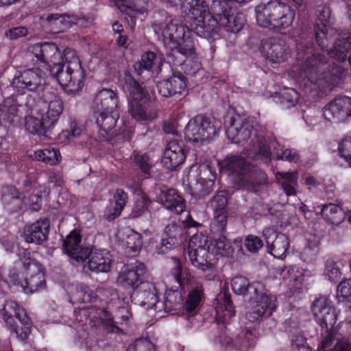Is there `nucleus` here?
Returning <instances> with one entry per match:
<instances>
[{
  "label": "nucleus",
  "instance_id": "15",
  "mask_svg": "<svg viewBox=\"0 0 351 351\" xmlns=\"http://www.w3.org/2000/svg\"><path fill=\"white\" fill-rule=\"evenodd\" d=\"M36 112L43 116L54 128L64 110L60 97L53 91H46L38 101Z\"/></svg>",
  "mask_w": 351,
  "mask_h": 351
},
{
  "label": "nucleus",
  "instance_id": "20",
  "mask_svg": "<svg viewBox=\"0 0 351 351\" xmlns=\"http://www.w3.org/2000/svg\"><path fill=\"white\" fill-rule=\"evenodd\" d=\"M215 179L216 173L210 165H199L195 182L192 185L193 195L202 198L210 194Z\"/></svg>",
  "mask_w": 351,
  "mask_h": 351
},
{
  "label": "nucleus",
  "instance_id": "21",
  "mask_svg": "<svg viewBox=\"0 0 351 351\" xmlns=\"http://www.w3.org/2000/svg\"><path fill=\"white\" fill-rule=\"evenodd\" d=\"M50 223L47 219H40L26 224L23 228V237L27 243L41 245L47 240Z\"/></svg>",
  "mask_w": 351,
  "mask_h": 351
},
{
  "label": "nucleus",
  "instance_id": "46",
  "mask_svg": "<svg viewBox=\"0 0 351 351\" xmlns=\"http://www.w3.org/2000/svg\"><path fill=\"white\" fill-rule=\"evenodd\" d=\"M321 215L323 219L331 224H338L342 220L343 211L340 206L334 204L322 206Z\"/></svg>",
  "mask_w": 351,
  "mask_h": 351
},
{
  "label": "nucleus",
  "instance_id": "30",
  "mask_svg": "<svg viewBox=\"0 0 351 351\" xmlns=\"http://www.w3.org/2000/svg\"><path fill=\"white\" fill-rule=\"evenodd\" d=\"M132 298L136 303L146 309L158 308L156 304L158 302V296L156 287L154 284L147 282L143 284L141 289L134 293Z\"/></svg>",
  "mask_w": 351,
  "mask_h": 351
},
{
  "label": "nucleus",
  "instance_id": "44",
  "mask_svg": "<svg viewBox=\"0 0 351 351\" xmlns=\"http://www.w3.org/2000/svg\"><path fill=\"white\" fill-rule=\"evenodd\" d=\"M123 234V242L128 252H138L143 245L141 234L130 228H125Z\"/></svg>",
  "mask_w": 351,
  "mask_h": 351
},
{
  "label": "nucleus",
  "instance_id": "8",
  "mask_svg": "<svg viewBox=\"0 0 351 351\" xmlns=\"http://www.w3.org/2000/svg\"><path fill=\"white\" fill-rule=\"evenodd\" d=\"M24 271L18 276L14 284L20 286L26 294H32L45 288V274L41 265L35 260L26 258L23 261Z\"/></svg>",
  "mask_w": 351,
  "mask_h": 351
},
{
  "label": "nucleus",
  "instance_id": "33",
  "mask_svg": "<svg viewBox=\"0 0 351 351\" xmlns=\"http://www.w3.org/2000/svg\"><path fill=\"white\" fill-rule=\"evenodd\" d=\"M181 10L182 14L194 21L210 14L204 0H184L181 3Z\"/></svg>",
  "mask_w": 351,
  "mask_h": 351
},
{
  "label": "nucleus",
  "instance_id": "52",
  "mask_svg": "<svg viewBox=\"0 0 351 351\" xmlns=\"http://www.w3.org/2000/svg\"><path fill=\"white\" fill-rule=\"evenodd\" d=\"M215 247L209 243L208 237L202 234H195L189 240V251H199V250H214Z\"/></svg>",
  "mask_w": 351,
  "mask_h": 351
},
{
  "label": "nucleus",
  "instance_id": "64",
  "mask_svg": "<svg viewBox=\"0 0 351 351\" xmlns=\"http://www.w3.org/2000/svg\"><path fill=\"white\" fill-rule=\"evenodd\" d=\"M227 203L226 195L223 193H217L210 202L213 213L227 212Z\"/></svg>",
  "mask_w": 351,
  "mask_h": 351
},
{
  "label": "nucleus",
  "instance_id": "54",
  "mask_svg": "<svg viewBox=\"0 0 351 351\" xmlns=\"http://www.w3.org/2000/svg\"><path fill=\"white\" fill-rule=\"evenodd\" d=\"M324 276L330 282L337 281L341 275V269L333 258H328L325 263Z\"/></svg>",
  "mask_w": 351,
  "mask_h": 351
},
{
  "label": "nucleus",
  "instance_id": "48",
  "mask_svg": "<svg viewBox=\"0 0 351 351\" xmlns=\"http://www.w3.org/2000/svg\"><path fill=\"white\" fill-rule=\"evenodd\" d=\"M332 335L328 333L322 339L320 343V346L318 347L319 351H351V343L347 340H341L338 341L334 348V350H331L330 347L332 344Z\"/></svg>",
  "mask_w": 351,
  "mask_h": 351
},
{
  "label": "nucleus",
  "instance_id": "50",
  "mask_svg": "<svg viewBox=\"0 0 351 351\" xmlns=\"http://www.w3.org/2000/svg\"><path fill=\"white\" fill-rule=\"evenodd\" d=\"M282 278L291 283L292 288H300L303 281L302 274L295 267L290 266L282 270Z\"/></svg>",
  "mask_w": 351,
  "mask_h": 351
},
{
  "label": "nucleus",
  "instance_id": "47",
  "mask_svg": "<svg viewBox=\"0 0 351 351\" xmlns=\"http://www.w3.org/2000/svg\"><path fill=\"white\" fill-rule=\"evenodd\" d=\"M246 178L252 184L254 189H245L247 191L256 192L261 186L267 184V176L266 173L255 166L250 167Z\"/></svg>",
  "mask_w": 351,
  "mask_h": 351
},
{
  "label": "nucleus",
  "instance_id": "1",
  "mask_svg": "<svg viewBox=\"0 0 351 351\" xmlns=\"http://www.w3.org/2000/svg\"><path fill=\"white\" fill-rule=\"evenodd\" d=\"M28 55L57 80L68 93H75L84 86L86 73L76 51L66 48L63 56L56 45L40 43L28 47Z\"/></svg>",
  "mask_w": 351,
  "mask_h": 351
},
{
  "label": "nucleus",
  "instance_id": "43",
  "mask_svg": "<svg viewBox=\"0 0 351 351\" xmlns=\"http://www.w3.org/2000/svg\"><path fill=\"white\" fill-rule=\"evenodd\" d=\"M325 48L324 50L328 51V55L339 60V61H344L346 60L348 53L351 48L350 44L346 40V35H339V38H338L334 45L332 48L328 49Z\"/></svg>",
  "mask_w": 351,
  "mask_h": 351
},
{
  "label": "nucleus",
  "instance_id": "18",
  "mask_svg": "<svg viewBox=\"0 0 351 351\" xmlns=\"http://www.w3.org/2000/svg\"><path fill=\"white\" fill-rule=\"evenodd\" d=\"M262 234L268 252L275 258H285L290 246L289 238L285 234L277 232L275 228L271 227L264 228Z\"/></svg>",
  "mask_w": 351,
  "mask_h": 351
},
{
  "label": "nucleus",
  "instance_id": "12",
  "mask_svg": "<svg viewBox=\"0 0 351 351\" xmlns=\"http://www.w3.org/2000/svg\"><path fill=\"white\" fill-rule=\"evenodd\" d=\"M176 282L178 284L179 289H168L165 294L163 302L165 311L183 310V296L181 290H184L186 286L191 283L192 277L186 270L182 271L180 264H177L173 271Z\"/></svg>",
  "mask_w": 351,
  "mask_h": 351
},
{
  "label": "nucleus",
  "instance_id": "10",
  "mask_svg": "<svg viewBox=\"0 0 351 351\" xmlns=\"http://www.w3.org/2000/svg\"><path fill=\"white\" fill-rule=\"evenodd\" d=\"M222 171L228 173L233 184L241 189H254L246 178L251 165L241 156L231 155L219 162Z\"/></svg>",
  "mask_w": 351,
  "mask_h": 351
},
{
  "label": "nucleus",
  "instance_id": "45",
  "mask_svg": "<svg viewBox=\"0 0 351 351\" xmlns=\"http://www.w3.org/2000/svg\"><path fill=\"white\" fill-rule=\"evenodd\" d=\"M116 5L121 12L143 14L147 10L148 0H117Z\"/></svg>",
  "mask_w": 351,
  "mask_h": 351
},
{
  "label": "nucleus",
  "instance_id": "53",
  "mask_svg": "<svg viewBox=\"0 0 351 351\" xmlns=\"http://www.w3.org/2000/svg\"><path fill=\"white\" fill-rule=\"evenodd\" d=\"M280 99L282 108L288 109L296 105L299 95L294 89L287 88L280 93Z\"/></svg>",
  "mask_w": 351,
  "mask_h": 351
},
{
  "label": "nucleus",
  "instance_id": "32",
  "mask_svg": "<svg viewBox=\"0 0 351 351\" xmlns=\"http://www.w3.org/2000/svg\"><path fill=\"white\" fill-rule=\"evenodd\" d=\"M24 127L33 134L45 135L53 129L45 117L37 114L36 108L24 118Z\"/></svg>",
  "mask_w": 351,
  "mask_h": 351
},
{
  "label": "nucleus",
  "instance_id": "7",
  "mask_svg": "<svg viewBox=\"0 0 351 351\" xmlns=\"http://www.w3.org/2000/svg\"><path fill=\"white\" fill-rule=\"evenodd\" d=\"M220 128V122L213 117L197 115L191 119L185 127V138L193 143L209 141L217 135Z\"/></svg>",
  "mask_w": 351,
  "mask_h": 351
},
{
  "label": "nucleus",
  "instance_id": "3",
  "mask_svg": "<svg viewBox=\"0 0 351 351\" xmlns=\"http://www.w3.org/2000/svg\"><path fill=\"white\" fill-rule=\"evenodd\" d=\"M296 49V59L301 61V77L304 75L322 90L331 89L337 83L343 73L341 66L329 63L324 56L314 50L311 42L298 43Z\"/></svg>",
  "mask_w": 351,
  "mask_h": 351
},
{
  "label": "nucleus",
  "instance_id": "59",
  "mask_svg": "<svg viewBox=\"0 0 351 351\" xmlns=\"http://www.w3.org/2000/svg\"><path fill=\"white\" fill-rule=\"evenodd\" d=\"M243 332V334L235 339V346H237L239 350L252 346L256 337V331L254 330L247 328Z\"/></svg>",
  "mask_w": 351,
  "mask_h": 351
},
{
  "label": "nucleus",
  "instance_id": "41",
  "mask_svg": "<svg viewBox=\"0 0 351 351\" xmlns=\"http://www.w3.org/2000/svg\"><path fill=\"white\" fill-rule=\"evenodd\" d=\"M2 313L3 320L10 327H12L14 324L13 316H15L19 321L23 319V317L27 316L25 309L13 300L5 301Z\"/></svg>",
  "mask_w": 351,
  "mask_h": 351
},
{
  "label": "nucleus",
  "instance_id": "17",
  "mask_svg": "<svg viewBox=\"0 0 351 351\" xmlns=\"http://www.w3.org/2000/svg\"><path fill=\"white\" fill-rule=\"evenodd\" d=\"M323 117L332 123H339L351 117V98L340 97L334 99L323 109Z\"/></svg>",
  "mask_w": 351,
  "mask_h": 351
},
{
  "label": "nucleus",
  "instance_id": "9",
  "mask_svg": "<svg viewBox=\"0 0 351 351\" xmlns=\"http://www.w3.org/2000/svg\"><path fill=\"white\" fill-rule=\"evenodd\" d=\"M252 287L256 298L251 301L246 317L250 322H254L270 316L276 310V298L267 294L261 283L256 282Z\"/></svg>",
  "mask_w": 351,
  "mask_h": 351
},
{
  "label": "nucleus",
  "instance_id": "31",
  "mask_svg": "<svg viewBox=\"0 0 351 351\" xmlns=\"http://www.w3.org/2000/svg\"><path fill=\"white\" fill-rule=\"evenodd\" d=\"M188 256L191 265L202 271L211 269L218 261L217 254L210 250L189 251Z\"/></svg>",
  "mask_w": 351,
  "mask_h": 351
},
{
  "label": "nucleus",
  "instance_id": "29",
  "mask_svg": "<svg viewBox=\"0 0 351 351\" xmlns=\"http://www.w3.org/2000/svg\"><path fill=\"white\" fill-rule=\"evenodd\" d=\"M87 258L88 261L84 265V268L87 267L90 271L99 272H108L112 265L111 256L107 250H94L90 251Z\"/></svg>",
  "mask_w": 351,
  "mask_h": 351
},
{
  "label": "nucleus",
  "instance_id": "2",
  "mask_svg": "<svg viewBox=\"0 0 351 351\" xmlns=\"http://www.w3.org/2000/svg\"><path fill=\"white\" fill-rule=\"evenodd\" d=\"M224 126L228 138L234 143L243 145L252 138L249 146L244 149L245 155L267 162L271 154L272 134L265 128H254L250 118L236 114H228L225 117Z\"/></svg>",
  "mask_w": 351,
  "mask_h": 351
},
{
  "label": "nucleus",
  "instance_id": "39",
  "mask_svg": "<svg viewBox=\"0 0 351 351\" xmlns=\"http://www.w3.org/2000/svg\"><path fill=\"white\" fill-rule=\"evenodd\" d=\"M204 296L202 286L197 285L189 293L185 302L183 301V311L194 315L197 313Z\"/></svg>",
  "mask_w": 351,
  "mask_h": 351
},
{
  "label": "nucleus",
  "instance_id": "26",
  "mask_svg": "<svg viewBox=\"0 0 351 351\" xmlns=\"http://www.w3.org/2000/svg\"><path fill=\"white\" fill-rule=\"evenodd\" d=\"M156 201L166 209L176 214H180L185 210L184 200L173 189H160L156 195Z\"/></svg>",
  "mask_w": 351,
  "mask_h": 351
},
{
  "label": "nucleus",
  "instance_id": "4",
  "mask_svg": "<svg viewBox=\"0 0 351 351\" xmlns=\"http://www.w3.org/2000/svg\"><path fill=\"white\" fill-rule=\"evenodd\" d=\"M153 27L156 34L162 36L165 45L171 50L169 56L175 58V64L182 65L195 57V44L186 26L167 17L163 22L155 21Z\"/></svg>",
  "mask_w": 351,
  "mask_h": 351
},
{
  "label": "nucleus",
  "instance_id": "25",
  "mask_svg": "<svg viewBox=\"0 0 351 351\" xmlns=\"http://www.w3.org/2000/svg\"><path fill=\"white\" fill-rule=\"evenodd\" d=\"M191 27L198 36L204 38L218 36L221 29L218 16L215 17L211 14L194 21Z\"/></svg>",
  "mask_w": 351,
  "mask_h": 351
},
{
  "label": "nucleus",
  "instance_id": "24",
  "mask_svg": "<svg viewBox=\"0 0 351 351\" xmlns=\"http://www.w3.org/2000/svg\"><path fill=\"white\" fill-rule=\"evenodd\" d=\"M119 99L116 92L111 89L103 88L99 90L92 105L93 113L113 112L118 110Z\"/></svg>",
  "mask_w": 351,
  "mask_h": 351
},
{
  "label": "nucleus",
  "instance_id": "63",
  "mask_svg": "<svg viewBox=\"0 0 351 351\" xmlns=\"http://www.w3.org/2000/svg\"><path fill=\"white\" fill-rule=\"evenodd\" d=\"M77 298L82 302L88 303L95 301L97 295L86 285L80 284L76 286Z\"/></svg>",
  "mask_w": 351,
  "mask_h": 351
},
{
  "label": "nucleus",
  "instance_id": "28",
  "mask_svg": "<svg viewBox=\"0 0 351 351\" xmlns=\"http://www.w3.org/2000/svg\"><path fill=\"white\" fill-rule=\"evenodd\" d=\"M186 87V77L181 73L173 74L169 79L161 80L157 84L159 94L165 97L181 95L185 91Z\"/></svg>",
  "mask_w": 351,
  "mask_h": 351
},
{
  "label": "nucleus",
  "instance_id": "5",
  "mask_svg": "<svg viewBox=\"0 0 351 351\" xmlns=\"http://www.w3.org/2000/svg\"><path fill=\"white\" fill-rule=\"evenodd\" d=\"M257 25L270 31H281L291 26L295 11L281 0H270L255 8Z\"/></svg>",
  "mask_w": 351,
  "mask_h": 351
},
{
  "label": "nucleus",
  "instance_id": "36",
  "mask_svg": "<svg viewBox=\"0 0 351 351\" xmlns=\"http://www.w3.org/2000/svg\"><path fill=\"white\" fill-rule=\"evenodd\" d=\"M276 182L280 184L287 196L295 195L298 188V173L297 171L275 173Z\"/></svg>",
  "mask_w": 351,
  "mask_h": 351
},
{
  "label": "nucleus",
  "instance_id": "61",
  "mask_svg": "<svg viewBox=\"0 0 351 351\" xmlns=\"http://www.w3.org/2000/svg\"><path fill=\"white\" fill-rule=\"evenodd\" d=\"M339 155L351 167V134L346 135L339 143Z\"/></svg>",
  "mask_w": 351,
  "mask_h": 351
},
{
  "label": "nucleus",
  "instance_id": "42",
  "mask_svg": "<svg viewBox=\"0 0 351 351\" xmlns=\"http://www.w3.org/2000/svg\"><path fill=\"white\" fill-rule=\"evenodd\" d=\"M165 233L167 237H164L161 240L160 253H165L176 245L178 237L181 234V228L176 223H172L165 227Z\"/></svg>",
  "mask_w": 351,
  "mask_h": 351
},
{
  "label": "nucleus",
  "instance_id": "14",
  "mask_svg": "<svg viewBox=\"0 0 351 351\" xmlns=\"http://www.w3.org/2000/svg\"><path fill=\"white\" fill-rule=\"evenodd\" d=\"M213 13L218 16L220 27L226 32L238 33L245 23V18L242 13H230V8L228 2L224 1H213L212 5Z\"/></svg>",
  "mask_w": 351,
  "mask_h": 351
},
{
  "label": "nucleus",
  "instance_id": "62",
  "mask_svg": "<svg viewBox=\"0 0 351 351\" xmlns=\"http://www.w3.org/2000/svg\"><path fill=\"white\" fill-rule=\"evenodd\" d=\"M99 319L104 327L110 332H121L122 330L113 321L112 315L106 310H100L99 313Z\"/></svg>",
  "mask_w": 351,
  "mask_h": 351
},
{
  "label": "nucleus",
  "instance_id": "37",
  "mask_svg": "<svg viewBox=\"0 0 351 351\" xmlns=\"http://www.w3.org/2000/svg\"><path fill=\"white\" fill-rule=\"evenodd\" d=\"M43 25L53 33L63 32L71 27L73 22L69 16L59 14H49L43 19Z\"/></svg>",
  "mask_w": 351,
  "mask_h": 351
},
{
  "label": "nucleus",
  "instance_id": "58",
  "mask_svg": "<svg viewBox=\"0 0 351 351\" xmlns=\"http://www.w3.org/2000/svg\"><path fill=\"white\" fill-rule=\"evenodd\" d=\"M212 246L215 247L214 252L217 254V256L219 255L226 256L232 252L231 243L226 239L223 233L215 240V243L212 244Z\"/></svg>",
  "mask_w": 351,
  "mask_h": 351
},
{
  "label": "nucleus",
  "instance_id": "22",
  "mask_svg": "<svg viewBox=\"0 0 351 351\" xmlns=\"http://www.w3.org/2000/svg\"><path fill=\"white\" fill-rule=\"evenodd\" d=\"M145 271V266L141 263L124 265L118 276L117 282L123 287L135 289L141 283Z\"/></svg>",
  "mask_w": 351,
  "mask_h": 351
},
{
  "label": "nucleus",
  "instance_id": "57",
  "mask_svg": "<svg viewBox=\"0 0 351 351\" xmlns=\"http://www.w3.org/2000/svg\"><path fill=\"white\" fill-rule=\"evenodd\" d=\"M254 283L250 285L249 280L246 278L235 276L232 279L231 287L235 294L244 295L249 289H253L252 287Z\"/></svg>",
  "mask_w": 351,
  "mask_h": 351
},
{
  "label": "nucleus",
  "instance_id": "23",
  "mask_svg": "<svg viewBox=\"0 0 351 351\" xmlns=\"http://www.w3.org/2000/svg\"><path fill=\"white\" fill-rule=\"evenodd\" d=\"M63 249L68 256L77 263H84L89 250L82 244V237L75 230L71 232L64 240Z\"/></svg>",
  "mask_w": 351,
  "mask_h": 351
},
{
  "label": "nucleus",
  "instance_id": "27",
  "mask_svg": "<svg viewBox=\"0 0 351 351\" xmlns=\"http://www.w3.org/2000/svg\"><path fill=\"white\" fill-rule=\"evenodd\" d=\"M186 159V153L183 145L177 141H170L163 154L162 163L169 170L175 169L182 165Z\"/></svg>",
  "mask_w": 351,
  "mask_h": 351
},
{
  "label": "nucleus",
  "instance_id": "38",
  "mask_svg": "<svg viewBox=\"0 0 351 351\" xmlns=\"http://www.w3.org/2000/svg\"><path fill=\"white\" fill-rule=\"evenodd\" d=\"M19 104L14 96L5 98L0 104V126L2 120L12 123L19 116Z\"/></svg>",
  "mask_w": 351,
  "mask_h": 351
},
{
  "label": "nucleus",
  "instance_id": "6",
  "mask_svg": "<svg viewBox=\"0 0 351 351\" xmlns=\"http://www.w3.org/2000/svg\"><path fill=\"white\" fill-rule=\"evenodd\" d=\"M124 89L130 94L129 110L136 121H152L156 118L157 113L150 109L149 94L128 72L124 73Z\"/></svg>",
  "mask_w": 351,
  "mask_h": 351
},
{
  "label": "nucleus",
  "instance_id": "49",
  "mask_svg": "<svg viewBox=\"0 0 351 351\" xmlns=\"http://www.w3.org/2000/svg\"><path fill=\"white\" fill-rule=\"evenodd\" d=\"M35 158L49 165H56L61 160L60 153L56 148H46L35 152Z\"/></svg>",
  "mask_w": 351,
  "mask_h": 351
},
{
  "label": "nucleus",
  "instance_id": "16",
  "mask_svg": "<svg viewBox=\"0 0 351 351\" xmlns=\"http://www.w3.org/2000/svg\"><path fill=\"white\" fill-rule=\"evenodd\" d=\"M311 311L316 322L326 329V335L330 333L328 327H332L337 318L332 302L328 297L321 295L313 301Z\"/></svg>",
  "mask_w": 351,
  "mask_h": 351
},
{
  "label": "nucleus",
  "instance_id": "35",
  "mask_svg": "<svg viewBox=\"0 0 351 351\" xmlns=\"http://www.w3.org/2000/svg\"><path fill=\"white\" fill-rule=\"evenodd\" d=\"M96 123L101 131L109 136L116 135L118 133L114 130L116 123L119 118L118 110L113 112H102V113H93Z\"/></svg>",
  "mask_w": 351,
  "mask_h": 351
},
{
  "label": "nucleus",
  "instance_id": "34",
  "mask_svg": "<svg viewBox=\"0 0 351 351\" xmlns=\"http://www.w3.org/2000/svg\"><path fill=\"white\" fill-rule=\"evenodd\" d=\"M2 202L4 208L10 213L18 212L26 206V202L14 187H5L3 189Z\"/></svg>",
  "mask_w": 351,
  "mask_h": 351
},
{
  "label": "nucleus",
  "instance_id": "51",
  "mask_svg": "<svg viewBox=\"0 0 351 351\" xmlns=\"http://www.w3.org/2000/svg\"><path fill=\"white\" fill-rule=\"evenodd\" d=\"M160 64H162V58L154 52L147 51L141 56V60L134 65V69L137 70L138 66L139 69L150 71L154 65L160 66Z\"/></svg>",
  "mask_w": 351,
  "mask_h": 351
},
{
  "label": "nucleus",
  "instance_id": "40",
  "mask_svg": "<svg viewBox=\"0 0 351 351\" xmlns=\"http://www.w3.org/2000/svg\"><path fill=\"white\" fill-rule=\"evenodd\" d=\"M219 300L218 305L215 308V319L218 324H223L234 315V310L228 295L223 294Z\"/></svg>",
  "mask_w": 351,
  "mask_h": 351
},
{
  "label": "nucleus",
  "instance_id": "19",
  "mask_svg": "<svg viewBox=\"0 0 351 351\" xmlns=\"http://www.w3.org/2000/svg\"><path fill=\"white\" fill-rule=\"evenodd\" d=\"M44 82L43 72L37 69H28L18 72L12 81V86L19 91H35Z\"/></svg>",
  "mask_w": 351,
  "mask_h": 351
},
{
  "label": "nucleus",
  "instance_id": "55",
  "mask_svg": "<svg viewBox=\"0 0 351 351\" xmlns=\"http://www.w3.org/2000/svg\"><path fill=\"white\" fill-rule=\"evenodd\" d=\"M337 296L339 302L351 306V278L343 280L339 284Z\"/></svg>",
  "mask_w": 351,
  "mask_h": 351
},
{
  "label": "nucleus",
  "instance_id": "11",
  "mask_svg": "<svg viewBox=\"0 0 351 351\" xmlns=\"http://www.w3.org/2000/svg\"><path fill=\"white\" fill-rule=\"evenodd\" d=\"M258 50L265 60L272 64H280L291 57V49L285 39L270 36L262 39Z\"/></svg>",
  "mask_w": 351,
  "mask_h": 351
},
{
  "label": "nucleus",
  "instance_id": "56",
  "mask_svg": "<svg viewBox=\"0 0 351 351\" xmlns=\"http://www.w3.org/2000/svg\"><path fill=\"white\" fill-rule=\"evenodd\" d=\"M134 162L140 170L149 174L153 165L152 160L147 153L136 152L134 154Z\"/></svg>",
  "mask_w": 351,
  "mask_h": 351
},
{
  "label": "nucleus",
  "instance_id": "13",
  "mask_svg": "<svg viewBox=\"0 0 351 351\" xmlns=\"http://www.w3.org/2000/svg\"><path fill=\"white\" fill-rule=\"evenodd\" d=\"M317 20L315 25V40L322 49L327 48L337 31L332 27L331 11L327 5H319L316 10Z\"/></svg>",
  "mask_w": 351,
  "mask_h": 351
},
{
  "label": "nucleus",
  "instance_id": "60",
  "mask_svg": "<svg viewBox=\"0 0 351 351\" xmlns=\"http://www.w3.org/2000/svg\"><path fill=\"white\" fill-rule=\"evenodd\" d=\"M23 327L20 329H18L12 325V327H10L12 332H14L16 335V337L21 340L22 341H25L27 340L31 333L32 328V322L29 318L27 317H23V319L20 320Z\"/></svg>",
  "mask_w": 351,
  "mask_h": 351
}]
</instances>
